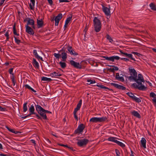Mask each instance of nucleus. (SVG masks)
<instances>
[{
    "mask_svg": "<svg viewBox=\"0 0 156 156\" xmlns=\"http://www.w3.org/2000/svg\"><path fill=\"white\" fill-rule=\"evenodd\" d=\"M85 128L84 125L83 124H80L78 126L77 129L75 130V133H80L82 132Z\"/></svg>",
    "mask_w": 156,
    "mask_h": 156,
    "instance_id": "nucleus-8",
    "label": "nucleus"
},
{
    "mask_svg": "<svg viewBox=\"0 0 156 156\" xmlns=\"http://www.w3.org/2000/svg\"><path fill=\"white\" fill-rule=\"evenodd\" d=\"M150 6L151 9L155 11L156 10V7L155 5L153 3H151L150 5Z\"/></svg>",
    "mask_w": 156,
    "mask_h": 156,
    "instance_id": "nucleus-28",
    "label": "nucleus"
},
{
    "mask_svg": "<svg viewBox=\"0 0 156 156\" xmlns=\"http://www.w3.org/2000/svg\"><path fill=\"white\" fill-rule=\"evenodd\" d=\"M141 142L142 146L144 148H146V141L145 139L144 138H142L141 140Z\"/></svg>",
    "mask_w": 156,
    "mask_h": 156,
    "instance_id": "nucleus-22",
    "label": "nucleus"
},
{
    "mask_svg": "<svg viewBox=\"0 0 156 156\" xmlns=\"http://www.w3.org/2000/svg\"><path fill=\"white\" fill-rule=\"evenodd\" d=\"M11 79L12 80V83H13V86H14L15 85V82L14 80V75H12V76H11Z\"/></svg>",
    "mask_w": 156,
    "mask_h": 156,
    "instance_id": "nucleus-43",
    "label": "nucleus"
},
{
    "mask_svg": "<svg viewBox=\"0 0 156 156\" xmlns=\"http://www.w3.org/2000/svg\"><path fill=\"white\" fill-rule=\"evenodd\" d=\"M131 53L135 54L138 56H140V55H141L140 54V53L137 52L132 51V52Z\"/></svg>",
    "mask_w": 156,
    "mask_h": 156,
    "instance_id": "nucleus-52",
    "label": "nucleus"
},
{
    "mask_svg": "<svg viewBox=\"0 0 156 156\" xmlns=\"http://www.w3.org/2000/svg\"><path fill=\"white\" fill-rule=\"evenodd\" d=\"M89 140L87 139H84L81 140H78L77 142L78 145L80 147L85 146L88 142Z\"/></svg>",
    "mask_w": 156,
    "mask_h": 156,
    "instance_id": "nucleus-6",
    "label": "nucleus"
},
{
    "mask_svg": "<svg viewBox=\"0 0 156 156\" xmlns=\"http://www.w3.org/2000/svg\"><path fill=\"white\" fill-rule=\"evenodd\" d=\"M5 0H2L0 2V6L2 5Z\"/></svg>",
    "mask_w": 156,
    "mask_h": 156,
    "instance_id": "nucleus-62",
    "label": "nucleus"
},
{
    "mask_svg": "<svg viewBox=\"0 0 156 156\" xmlns=\"http://www.w3.org/2000/svg\"><path fill=\"white\" fill-rule=\"evenodd\" d=\"M80 109L77 108L76 107L75 109H74V112H75V113H76V112H77V111H78Z\"/></svg>",
    "mask_w": 156,
    "mask_h": 156,
    "instance_id": "nucleus-63",
    "label": "nucleus"
},
{
    "mask_svg": "<svg viewBox=\"0 0 156 156\" xmlns=\"http://www.w3.org/2000/svg\"><path fill=\"white\" fill-rule=\"evenodd\" d=\"M106 37L109 41L110 42L112 43V42L113 41V40L111 37L108 34L106 35Z\"/></svg>",
    "mask_w": 156,
    "mask_h": 156,
    "instance_id": "nucleus-34",
    "label": "nucleus"
},
{
    "mask_svg": "<svg viewBox=\"0 0 156 156\" xmlns=\"http://www.w3.org/2000/svg\"><path fill=\"white\" fill-rule=\"evenodd\" d=\"M70 63L71 65L75 68L79 69L82 68L81 66L80 65L79 63L75 62L73 60H71L70 61Z\"/></svg>",
    "mask_w": 156,
    "mask_h": 156,
    "instance_id": "nucleus-7",
    "label": "nucleus"
},
{
    "mask_svg": "<svg viewBox=\"0 0 156 156\" xmlns=\"http://www.w3.org/2000/svg\"><path fill=\"white\" fill-rule=\"evenodd\" d=\"M34 106L33 105H32L29 108L30 114L29 115L30 116L31 115L35 114V113L34 112Z\"/></svg>",
    "mask_w": 156,
    "mask_h": 156,
    "instance_id": "nucleus-16",
    "label": "nucleus"
},
{
    "mask_svg": "<svg viewBox=\"0 0 156 156\" xmlns=\"http://www.w3.org/2000/svg\"><path fill=\"white\" fill-rule=\"evenodd\" d=\"M14 39H15V42L18 44H19L21 42V41L20 40H19V39H17V38L15 37H14Z\"/></svg>",
    "mask_w": 156,
    "mask_h": 156,
    "instance_id": "nucleus-45",
    "label": "nucleus"
},
{
    "mask_svg": "<svg viewBox=\"0 0 156 156\" xmlns=\"http://www.w3.org/2000/svg\"><path fill=\"white\" fill-rule=\"evenodd\" d=\"M0 111H6V109L5 108H2L0 106Z\"/></svg>",
    "mask_w": 156,
    "mask_h": 156,
    "instance_id": "nucleus-51",
    "label": "nucleus"
},
{
    "mask_svg": "<svg viewBox=\"0 0 156 156\" xmlns=\"http://www.w3.org/2000/svg\"><path fill=\"white\" fill-rule=\"evenodd\" d=\"M87 81L88 82H90V84H93L95 83V81L94 80H88Z\"/></svg>",
    "mask_w": 156,
    "mask_h": 156,
    "instance_id": "nucleus-49",
    "label": "nucleus"
},
{
    "mask_svg": "<svg viewBox=\"0 0 156 156\" xmlns=\"http://www.w3.org/2000/svg\"><path fill=\"white\" fill-rule=\"evenodd\" d=\"M34 114L37 117V119H42L41 117L38 114L35 113V114Z\"/></svg>",
    "mask_w": 156,
    "mask_h": 156,
    "instance_id": "nucleus-54",
    "label": "nucleus"
},
{
    "mask_svg": "<svg viewBox=\"0 0 156 156\" xmlns=\"http://www.w3.org/2000/svg\"><path fill=\"white\" fill-rule=\"evenodd\" d=\"M37 24L38 28H40L42 27L44 25V22L42 19L40 20L37 19Z\"/></svg>",
    "mask_w": 156,
    "mask_h": 156,
    "instance_id": "nucleus-15",
    "label": "nucleus"
},
{
    "mask_svg": "<svg viewBox=\"0 0 156 156\" xmlns=\"http://www.w3.org/2000/svg\"><path fill=\"white\" fill-rule=\"evenodd\" d=\"M62 18V13L59 14L55 18V25L57 26L58 25L59 22L60 20Z\"/></svg>",
    "mask_w": 156,
    "mask_h": 156,
    "instance_id": "nucleus-9",
    "label": "nucleus"
},
{
    "mask_svg": "<svg viewBox=\"0 0 156 156\" xmlns=\"http://www.w3.org/2000/svg\"><path fill=\"white\" fill-rule=\"evenodd\" d=\"M136 77L135 79H133L136 82L137 84L136 83H133L131 85V86L135 89H138L140 90H144L146 89L144 85L142 83V82H144V80L143 76L141 74L138 75V78Z\"/></svg>",
    "mask_w": 156,
    "mask_h": 156,
    "instance_id": "nucleus-1",
    "label": "nucleus"
},
{
    "mask_svg": "<svg viewBox=\"0 0 156 156\" xmlns=\"http://www.w3.org/2000/svg\"><path fill=\"white\" fill-rule=\"evenodd\" d=\"M82 100L81 99L79 101V103L77 104L76 107L77 108L80 109V108L81 107V105H82Z\"/></svg>",
    "mask_w": 156,
    "mask_h": 156,
    "instance_id": "nucleus-35",
    "label": "nucleus"
},
{
    "mask_svg": "<svg viewBox=\"0 0 156 156\" xmlns=\"http://www.w3.org/2000/svg\"><path fill=\"white\" fill-rule=\"evenodd\" d=\"M131 114L133 115L134 116H135L138 118H141L140 115L136 111H133L131 112Z\"/></svg>",
    "mask_w": 156,
    "mask_h": 156,
    "instance_id": "nucleus-18",
    "label": "nucleus"
},
{
    "mask_svg": "<svg viewBox=\"0 0 156 156\" xmlns=\"http://www.w3.org/2000/svg\"><path fill=\"white\" fill-rule=\"evenodd\" d=\"M30 141H31V142L34 144V145L35 146L36 145V143H35V141L34 140H30Z\"/></svg>",
    "mask_w": 156,
    "mask_h": 156,
    "instance_id": "nucleus-60",
    "label": "nucleus"
},
{
    "mask_svg": "<svg viewBox=\"0 0 156 156\" xmlns=\"http://www.w3.org/2000/svg\"><path fill=\"white\" fill-rule=\"evenodd\" d=\"M59 64L60 65L61 68L62 69L65 68L66 66V64L65 62H59Z\"/></svg>",
    "mask_w": 156,
    "mask_h": 156,
    "instance_id": "nucleus-27",
    "label": "nucleus"
},
{
    "mask_svg": "<svg viewBox=\"0 0 156 156\" xmlns=\"http://www.w3.org/2000/svg\"><path fill=\"white\" fill-rule=\"evenodd\" d=\"M13 34L17 36L19 35V34L17 33L16 29L15 28V25H14L13 27Z\"/></svg>",
    "mask_w": 156,
    "mask_h": 156,
    "instance_id": "nucleus-41",
    "label": "nucleus"
},
{
    "mask_svg": "<svg viewBox=\"0 0 156 156\" xmlns=\"http://www.w3.org/2000/svg\"><path fill=\"white\" fill-rule=\"evenodd\" d=\"M129 72L131 75L128 77L129 80H132L135 79L136 77H137V73L134 69L129 68Z\"/></svg>",
    "mask_w": 156,
    "mask_h": 156,
    "instance_id": "nucleus-5",
    "label": "nucleus"
},
{
    "mask_svg": "<svg viewBox=\"0 0 156 156\" xmlns=\"http://www.w3.org/2000/svg\"><path fill=\"white\" fill-rule=\"evenodd\" d=\"M112 66L113 67V68L111 69L112 72H114L115 70L117 71L119 70V68L115 66Z\"/></svg>",
    "mask_w": 156,
    "mask_h": 156,
    "instance_id": "nucleus-36",
    "label": "nucleus"
},
{
    "mask_svg": "<svg viewBox=\"0 0 156 156\" xmlns=\"http://www.w3.org/2000/svg\"><path fill=\"white\" fill-rule=\"evenodd\" d=\"M124 56L130 58L132 60H133L134 61H136L135 59L132 57L133 55L132 54H128L127 53H126L125 54Z\"/></svg>",
    "mask_w": 156,
    "mask_h": 156,
    "instance_id": "nucleus-24",
    "label": "nucleus"
},
{
    "mask_svg": "<svg viewBox=\"0 0 156 156\" xmlns=\"http://www.w3.org/2000/svg\"><path fill=\"white\" fill-rule=\"evenodd\" d=\"M36 109L38 113L40 115L42 118L44 119H47V117L45 113L43 110H41L39 107H42L39 105H35Z\"/></svg>",
    "mask_w": 156,
    "mask_h": 156,
    "instance_id": "nucleus-3",
    "label": "nucleus"
},
{
    "mask_svg": "<svg viewBox=\"0 0 156 156\" xmlns=\"http://www.w3.org/2000/svg\"><path fill=\"white\" fill-rule=\"evenodd\" d=\"M25 87L26 88H27L30 90H31L32 91L34 92H36V91L34 90L33 89L30 87V86L29 85L26 84L25 85Z\"/></svg>",
    "mask_w": 156,
    "mask_h": 156,
    "instance_id": "nucleus-26",
    "label": "nucleus"
},
{
    "mask_svg": "<svg viewBox=\"0 0 156 156\" xmlns=\"http://www.w3.org/2000/svg\"><path fill=\"white\" fill-rule=\"evenodd\" d=\"M120 77V76H119V73H116V75H115L116 79L117 80L118 79L119 77Z\"/></svg>",
    "mask_w": 156,
    "mask_h": 156,
    "instance_id": "nucleus-56",
    "label": "nucleus"
},
{
    "mask_svg": "<svg viewBox=\"0 0 156 156\" xmlns=\"http://www.w3.org/2000/svg\"><path fill=\"white\" fill-rule=\"evenodd\" d=\"M48 2L51 5H52L53 4V1L52 0H47Z\"/></svg>",
    "mask_w": 156,
    "mask_h": 156,
    "instance_id": "nucleus-59",
    "label": "nucleus"
},
{
    "mask_svg": "<svg viewBox=\"0 0 156 156\" xmlns=\"http://www.w3.org/2000/svg\"><path fill=\"white\" fill-rule=\"evenodd\" d=\"M33 64L34 66L37 68H38L39 67V66L38 62L34 58H33Z\"/></svg>",
    "mask_w": 156,
    "mask_h": 156,
    "instance_id": "nucleus-19",
    "label": "nucleus"
},
{
    "mask_svg": "<svg viewBox=\"0 0 156 156\" xmlns=\"http://www.w3.org/2000/svg\"><path fill=\"white\" fill-rule=\"evenodd\" d=\"M68 50L71 55H78L77 53L75 52V51L73 50L72 47L71 46H68Z\"/></svg>",
    "mask_w": 156,
    "mask_h": 156,
    "instance_id": "nucleus-14",
    "label": "nucleus"
},
{
    "mask_svg": "<svg viewBox=\"0 0 156 156\" xmlns=\"http://www.w3.org/2000/svg\"><path fill=\"white\" fill-rule=\"evenodd\" d=\"M150 96L151 97L154 98L153 99H156V94L154 92H151L150 93Z\"/></svg>",
    "mask_w": 156,
    "mask_h": 156,
    "instance_id": "nucleus-37",
    "label": "nucleus"
},
{
    "mask_svg": "<svg viewBox=\"0 0 156 156\" xmlns=\"http://www.w3.org/2000/svg\"><path fill=\"white\" fill-rule=\"evenodd\" d=\"M116 138L114 137H110L108 139V140L110 141H112L116 143H117L118 140H116Z\"/></svg>",
    "mask_w": 156,
    "mask_h": 156,
    "instance_id": "nucleus-20",
    "label": "nucleus"
},
{
    "mask_svg": "<svg viewBox=\"0 0 156 156\" xmlns=\"http://www.w3.org/2000/svg\"><path fill=\"white\" fill-rule=\"evenodd\" d=\"M102 9L103 11L106 16H108L110 15V11L109 9L108 8L106 7L103 6Z\"/></svg>",
    "mask_w": 156,
    "mask_h": 156,
    "instance_id": "nucleus-13",
    "label": "nucleus"
},
{
    "mask_svg": "<svg viewBox=\"0 0 156 156\" xmlns=\"http://www.w3.org/2000/svg\"><path fill=\"white\" fill-rule=\"evenodd\" d=\"M131 98L137 103H139L141 102V100L139 98L136 97L134 95H133Z\"/></svg>",
    "mask_w": 156,
    "mask_h": 156,
    "instance_id": "nucleus-17",
    "label": "nucleus"
},
{
    "mask_svg": "<svg viewBox=\"0 0 156 156\" xmlns=\"http://www.w3.org/2000/svg\"><path fill=\"white\" fill-rule=\"evenodd\" d=\"M72 18V16H71L70 17L67 18L66 20L65 23L68 24V23H69L70 21L71 20Z\"/></svg>",
    "mask_w": 156,
    "mask_h": 156,
    "instance_id": "nucleus-38",
    "label": "nucleus"
},
{
    "mask_svg": "<svg viewBox=\"0 0 156 156\" xmlns=\"http://www.w3.org/2000/svg\"><path fill=\"white\" fill-rule=\"evenodd\" d=\"M13 70V69L12 68L10 69H9V73L11 74H12V75H13V74L12 73Z\"/></svg>",
    "mask_w": 156,
    "mask_h": 156,
    "instance_id": "nucleus-53",
    "label": "nucleus"
},
{
    "mask_svg": "<svg viewBox=\"0 0 156 156\" xmlns=\"http://www.w3.org/2000/svg\"><path fill=\"white\" fill-rule=\"evenodd\" d=\"M39 108L41 109V110H43V111H44L45 113H51V112H50L49 111H48V110H45L44 108H43L42 107H39Z\"/></svg>",
    "mask_w": 156,
    "mask_h": 156,
    "instance_id": "nucleus-46",
    "label": "nucleus"
},
{
    "mask_svg": "<svg viewBox=\"0 0 156 156\" xmlns=\"http://www.w3.org/2000/svg\"><path fill=\"white\" fill-rule=\"evenodd\" d=\"M115 151L116 156H120L119 154H120V153L118 149H116L115 150Z\"/></svg>",
    "mask_w": 156,
    "mask_h": 156,
    "instance_id": "nucleus-50",
    "label": "nucleus"
},
{
    "mask_svg": "<svg viewBox=\"0 0 156 156\" xmlns=\"http://www.w3.org/2000/svg\"><path fill=\"white\" fill-rule=\"evenodd\" d=\"M33 53L34 55H35V57L37 58V57H39V55H38L37 50H34L33 52Z\"/></svg>",
    "mask_w": 156,
    "mask_h": 156,
    "instance_id": "nucleus-39",
    "label": "nucleus"
},
{
    "mask_svg": "<svg viewBox=\"0 0 156 156\" xmlns=\"http://www.w3.org/2000/svg\"><path fill=\"white\" fill-rule=\"evenodd\" d=\"M41 80L44 81H51L52 80L50 78H48L45 77H43L42 78Z\"/></svg>",
    "mask_w": 156,
    "mask_h": 156,
    "instance_id": "nucleus-30",
    "label": "nucleus"
},
{
    "mask_svg": "<svg viewBox=\"0 0 156 156\" xmlns=\"http://www.w3.org/2000/svg\"><path fill=\"white\" fill-rule=\"evenodd\" d=\"M97 86L98 87H100L101 88L105 89H107L109 90H110V89H109L108 87H106L105 86H104L102 85L99 84V85H97Z\"/></svg>",
    "mask_w": 156,
    "mask_h": 156,
    "instance_id": "nucleus-32",
    "label": "nucleus"
},
{
    "mask_svg": "<svg viewBox=\"0 0 156 156\" xmlns=\"http://www.w3.org/2000/svg\"><path fill=\"white\" fill-rule=\"evenodd\" d=\"M6 128L9 131L12 133H14L15 134H17L18 133V132H17V131H15L13 129H11L8 126H6Z\"/></svg>",
    "mask_w": 156,
    "mask_h": 156,
    "instance_id": "nucleus-31",
    "label": "nucleus"
},
{
    "mask_svg": "<svg viewBox=\"0 0 156 156\" xmlns=\"http://www.w3.org/2000/svg\"><path fill=\"white\" fill-rule=\"evenodd\" d=\"M62 61H66L67 58L66 53L65 52V51H64L62 53Z\"/></svg>",
    "mask_w": 156,
    "mask_h": 156,
    "instance_id": "nucleus-23",
    "label": "nucleus"
},
{
    "mask_svg": "<svg viewBox=\"0 0 156 156\" xmlns=\"http://www.w3.org/2000/svg\"><path fill=\"white\" fill-rule=\"evenodd\" d=\"M26 32L30 35H33L34 34V31L33 29L28 26H26Z\"/></svg>",
    "mask_w": 156,
    "mask_h": 156,
    "instance_id": "nucleus-11",
    "label": "nucleus"
},
{
    "mask_svg": "<svg viewBox=\"0 0 156 156\" xmlns=\"http://www.w3.org/2000/svg\"><path fill=\"white\" fill-rule=\"evenodd\" d=\"M120 59L121 60H124V61H128L129 60V59H128L127 58H120Z\"/></svg>",
    "mask_w": 156,
    "mask_h": 156,
    "instance_id": "nucleus-57",
    "label": "nucleus"
},
{
    "mask_svg": "<svg viewBox=\"0 0 156 156\" xmlns=\"http://www.w3.org/2000/svg\"><path fill=\"white\" fill-rule=\"evenodd\" d=\"M54 56L56 58L59 59L61 56V55L59 54H56L55 53L54 54Z\"/></svg>",
    "mask_w": 156,
    "mask_h": 156,
    "instance_id": "nucleus-42",
    "label": "nucleus"
},
{
    "mask_svg": "<svg viewBox=\"0 0 156 156\" xmlns=\"http://www.w3.org/2000/svg\"><path fill=\"white\" fill-rule=\"evenodd\" d=\"M27 19L28 20H27V25H31L32 26V28L34 29H35V26L34 25V20L33 19H30L29 18H28Z\"/></svg>",
    "mask_w": 156,
    "mask_h": 156,
    "instance_id": "nucleus-12",
    "label": "nucleus"
},
{
    "mask_svg": "<svg viewBox=\"0 0 156 156\" xmlns=\"http://www.w3.org/2000/svg\"><path fill=\"white\" fill-rule=\"evenodd\" d=\"M107 119L106 117H102L101 118L93 117L90 120V122H102L105 121Z\"/></svg>",
    "mask_w": 156,
    "mask_h": 156,
    "instance_id": "nucleus-4",
    "label": "nucleus"
},
{
    "mask_svg": "<svg viewBox=\"0 0 156 156\" xmlns=\"http://www.w3.org/2000/svg\"><path fill=\"white\" fill-rule=\"evenodd\" d=\"M32 4H30V9L32 10H34V6L35 5V0H30Z\"/></svg>",
    "mask_w": 156,
    "mask_h": 156,
    "instance_id": "nucleus-21",
    "label": "nucleus"
},
{
    "mask_svg": "<svg viewBox=\"0 0 156 156\" xmlns=\"http://www.w3.org/2000/svg\"><path fill=\"white\" fill-rule=\"evenodd\" d=\"M76 113L73 112L75 118L77 120H78V117L77 116Z\"/></svg>",
    "mask_w": 156,
    "mask_h": 156,
    "instance_id": "nucleus-58",
    "label": "nucleus"
},
{
    "mask_svg": "<svg viewBox=\"0 0 156 156\" xmlns=\"http://www.w3.org/2000/svg\"><path fill=\"white\" fill-rule=\"evenodd\" d=\"M93 22L95 30L96 32H98L100 30L101 27V21L97 17H95Z\"/></svg>",
    "mask_w": 156,
    "mask_h": 156,
    "instance_id": "nucleus-2",
    "label": "nucleus"
},
{
    "mask_svg": "<svg viewBox=\"0 0 156 156\" xmlns=\"http://www.w3.org/2000/svg\"><path fill=\"white\" fill-rule=\"evenodd\" d=\"M112 57L113 58V62L114 61L115 59L118 60L120 59V58L118 56H112Z\"/></svg>",
    "mask_w": 156,
    "mask_h": 156,
    "instance_id": "nucleus-44",
    "label": "nucleus"
},
{
    "mask_svg": "<svg viewBox=\"0 0 156 156\" xmlns=\"http://www.w3.org/2000/svg\"><path fill=\"white\" fill-rule=\"evenodd\" d=\"M104 58H105V59H106V60H109V61H112V62H113L112 60H113V58H112V56H111L110 57L104 56Z\"/></svg>",
    "mask_w": 156,
    "mask_h": 156,
    "instance_id": "nucleus-40",
    "label": "nucleus"
},
{
    "mask_svg": "<svg viewBox=\"0 0 156 156\" xmlns=\"http://www.w3.org/2000/svg\"><path fill=\"white\" fill-rule=\"evenodd\" d=\"M27 102H26L25 103H24L23 105V111L24 112H25L27 110Z\"/></svg>",
    "mask_w": 156,
    "mask_h": 156,
    "instance_id": "nucleus-29",
    "label": "nucleus"
},
{
    "mask_svg": "<svg viewBox=\"0 0 156 156\" xmlns=\"http://www.w3.org/2000/svg\"><path fill=\"white\" fill-rule=\"evenodd\" d=\"M116 144L122 147H124L125 146V145L122 143L118 141Z\"/></svg>",
    "mask_w": 156,
    "mask_h": 156,
    "instance_id": "nucleus-33",
    "label": "nucleus"
},
{
    "mask_svg": "<svg viewBox=\"0 0 156 156\" xmlns=\"http://www.w3.org/2000/svg\"><path fill=\"white\" fill-rule=\"evenodd\" d=\"M120 53L121 54L123 55V56H124L125 54L126 53H124L123 52V51L122 50H120Z\"/></svg>",
    "mask_w": 156,
    "mask_h": 156,
    "instance_id": "nucleus-64",
    "label": "nucleus"
},
{
    "mask_svg": "<svg viewBox=\"0 0 156 156\" xmlns=\"http://www.w3.org/2000/svg\"><path fill=\"white\" fill-rule=\"evenodd\" d=\"M111 85L119 90H125L126 89V88L125 87L117 83H111Z\"/></svg>",
    "mask_w": 156,
    "mask_h": 156,
    "instance_id": "nucleus-10",
    "label": "nucleus"
},
{
    "mask_svg": "<svg viewBox=\"0 0 156 156\" xmlns=\"http://www.w3.org/2000/svg\"><path fill=\"white\" fill-rule=\"evenodd\" d=\"M126 94L131 98L133 97L134 94L131 92H128L126 93Z\"/></svg>",
    "mask_w": 156,
    "mask_h": 156,
    "instance_id": "nucleus-47",
    "label": "nucleus"
},
{
    "mask_svg": "<svg viewBox=\"0 0 156 156\" xmlns=\"http://www.w3.org/2000/svg\"><path fill=\"white\" fill-rule=\"evenodd\" d=\"M51 76L52 77H55V76H61V74L56 72H54L52 73H51L50 74Z\"/></svg>",
    "mask_w": 156,
    "mask_h": 156,
    "instance_id": "nucleus-25",
    "label": "nucleus"
},
{
    "mask_svg": "<svg viewBox=\"0 0 156 156\" xmlns=\"http://www.w3.org/2000/svg\"><path fill=\"white\" fill-rule=\"evenodd\" d=\"M58 145L60 146H63L64 147H68V145H65V144H58Z\"/></svg>",
    "mask_w": 156,
    "mask_h": 156,
    "instance_id": "nucleus-61",
    "label": "nucleus"
},
{
    "mask_svg": "<svg viewBox=\"0 0 156 156\" xmlns=\"http://www.w3.org/2000/svg\"><path fill=\"white\" fill-rule=\"evenodd\" d=\"M5 36L7 37L6 40H8L9 38V33L8 32H7L5 34Z\"/></svg>",
    "mask_w": 156,
    "mask_h": 156,
    "instance_id": "nucleus-55",
    "label": "nucleus"
},
{
    "mask_svg": "<svg viewBox=\"0 0 156 156\" xmlns=\"http://www.w3.org/2000/svg\"><path fill=\"white\" fill-rule=\"evenodd\" d=\"M117 80H119L122 82L124 81V79L122 76H121V77H119V78Z\"/></svg>",
    "mask_w": 156,
    "mask_h": 156,
    "instance_id": "nucleus-48",
    "label": "nucleus"
}]
</instances>
